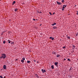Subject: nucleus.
<instances>
[{
    "label": "nucleus",
    "instance_id": "f257e3e1",
    "mask_svg": "<svg viewBox=\"0 0 78 78\" xmlns=\"http://www.w3.org/2000/svg\"><path fill=\"white\" fill-rule=\"evenodd\" d=\"M2 56L3 59H5V58L6 57V55L4 54H2Z\"/></svg>",
    "mask_w": 78,
    "mask_h": 78
},
{
    "label": "nucleus",
    "instance_id": "f03ea898",
    "mask_svg": "<svg viewBox=\"0 0 78 78\" xmlns=\"http://www.w3.org/2000/svg\"><path fill=\"white\" fill-rule=\"evenodd\" d=\"M41 71H42L43 73H44V72H46V71H45V69L43 70V69H42L41 70Z\"/></svg>",
    "mask_w": 78,
    "mask_h": 78
},
{
    "label": "nucleus",
    "instance_id": "7ed1b4c3",
    "mask_svg": "<svg viewBox=\"0 0 78 78\" xmlns=\"http://www.w3.org/2000/svg\"><path fill=\"white\" fill-rule=\"evenodd\" d=\"M57 4H58V5H62V3H61V2H57Z\"/></svg>",
    "mask_w": 78,
    "mask_h": 78
},
{
    "label": "nucleus",
    "instance_id": "20e7f679",
    "mask_svg": "<svg viewBox=\"0 0 78 78\" xmlns=\"http://www.w3.org/2000/svg\"><path fill=\"white\" fill-rule=\"evenodd\" d=\"M3 68L4 69H6V65H5L4 66Z\"/></svg>",
    "mask_w": 78,
    "mask_h": 78
},
{
    "label": "nucleus",
    "instance_id": "39448f33",
    "mask_svg": "<svg viewBox=\"0 0 78 78\" xmlns=\"http://www.w3.org/2000/svg\"><path fill=\"white\" fill-rule=\"evenodd\" d=\"M75 46L74 45H73V50L75 48Z\"/></svg>",
    "mask_w": 78,
    "mask_h": 78
},
{
    "label": "nucleus",
    "instance_id": "423d86ee",
    "mask_svg": "<svg viewBox=\"0 0 78 78\" xmlns=\"http://www.w3.org/2000/svg\"><path fill=\"white\" fill-rule=\"evenodd\" d=\"M51 68L52 69H54V66H53V65H52L51 66Z\"/></svg>",
    "mask_w": 78,
    "mask_h": 78
},
{
    "label": "nucleus",
    "instance_id": "0eeeda50",
    "mask_svg": "<svg viewBox=\"0 0 78 78\" xmlns=\"http://www.w3.org/2000/svg\"><path fill=\"white\" fill-rule=\"evenodd\" d=\"M58 64V62H55V66H57V64Z\"/></svg>",
    "mask_w": 78,
    "mask_h": 78
},
{
    "label": "nucleus",
    "instance_id": "6e6552de",
    "mask_svg": "<svg viewBox=\"0 0 78 78\" xmlns=\"http://www.w3.org/2000/svg\"><path fill=\"white\" fill-rule=\"evenodd\" d=\"M35 76H36V77L37 78H39V76H38V75H37L36 74Z\"/></svg>",
    "mask_w": 78,
    "mask_h": 78
},
{
    "label": "nucleus",
    "instance_id": "1a4fd4ad",
    "mask_svg": "<svg viewBox=\"0 0 78 78\" xmlns=\"http://www.w3.org/2000/svg\"><path fill=\"white\" fill-rule=\"evenodd\" d=\"M72 67H70V69H69V70H72Z\"/></svg>",
    "mask_w": 78,
    "mask_h": 78
},
{
    "label": "nucleus",
    "instance_id": "9d476101",
    "mask_svg": "<svg viewBox=\"0 0 78 78\" xmlns=\"http://www.w3.org/2000/svg\"><path fill=\"white\" fill-rule=\"evenodd\" d=\"M17 10H18V9H16L15 10V11L16 12L17 11Z\"/></svg>",
    "mask_w": 78,
    "mask_h": 78
},
{
    "label": "nucleus",
    "instance_id": "9b49d317",
    "mask_svg": "<svg viewBox=\"0 0 78 78\" xmlns=\"http://www.w3.org/2000/svg\"><path fill=\"white\" fill-rule=\"evenodd\" d=\"M59 56H60V55H57V57H59Z\"/></svg>",
    "mask_w": 78,
    "mask_h": 78
},
{
    "label": "nucleus",
    "instance_id": "f8f14e48",
    "mask_svg": "<svg viewBox=\"0 0 78 78\" xmlns=\"http://www.w3.org/2000/svg\"><path fill=\"white\" fill-rule=\"evenodd\" d=\"M8 42L9 43V44H10L11 43V41H9V40H8Z\"/></svg>",
    "mask_w": 78,
    "mask_h": 78
},
{
    "label": "nucleus",
    "instance_id": "ddd939ff",
    "mask_svg": "<svg viewBox=\"0 0 78 78\" xmlns=\"http://www.w3.org/2000/svg\"><path fill=\"white\" fill-rule=\"evenodd\" d=\"M37 12H38V13H41L42 12H41V11H37Z\"/></svg>",
    "mask_w": 78,
    "mask_h": 78
},
{
    "label": "nucleus",
    "instance_id": "4468645a",
    "mask_svg": "<svg viewBox=\"0 0 78 78\" xmlns=\"http://www.w3.org/2000/svg\"><path fill=\"white\" fill-rule=\"evenodd\" d=\"M53 28L54 29H56V28H57V27H53Z\"/></svg>",
    "mask_w": 78,
    "mask_h": 78
},
{
    "label": "nucleus",
    "instance_id": "2eb2a0df",
    "mask_svg": "<svg viewBox=\"0 0 78 78\" xmlns=\"http://www.w3.org/2000/svg\"><path fill=\"white\" fill-rule=\"evenodd\" d=\"M21 62H23H23H24V61H23V60H21Z\"/></svg>",
    "mask_w": 78,
    "mask_h": 78
},
{
    "label": "nucleus",
    "instance_id": "dca6fc26",
    "mask_svg": "<svg viewBox=\"0 0 78 78\" xmlns=\"http://www.w3.org/2000/svg\"><path fill=\"white\" fill-rule=\"evenodd\" d=\"M27 63H30V61H29L28 60L27 61Z\"/></svg>",
    "mask_w": 78,
    "mask_h": 78
},
{
    "label": "nucleus",
    "instance_id": "f3484780",
    "mask_svg": "<svg viewBox=\"0 0 78 78\" xmlns=\"http://www.w3.org/2000/svg\"><path fill=\"white\" fill-rule=\"evenodd\" d=\"M15 3H16V1H14L13 2V4H15Z\"/></svg>",
    "mask_w": 78,
    "mask_h": 78
},
{
    "label": "nucleus",
    "instance_id": "a211bd4d",
    "mask_svg": "<svg viewBox=\"0 0 78 78\" xmlns=\"http://www.w3.org/2000/svg\"><path fill=\"white\" fill-rule=\"evenodd\" d=\"M62 11H64V8H62Z\"/></svg>",
    "mask_w": 78,
    "mask_h": 78
},
{
    "label": "nucleus",
    "instance_id": "6ab92c4d",
    "mask_svg": "<svg viewBox=\"0 0 78 78\" xmlns=\"http://www.w3.org/2000/svg\"><path fill=\"white\" fill-rule=\"evenodd\" d=\"M66 6H67V5H65V7L63 6V8H66Z\"/></svg>",
    "mask_w": 78,
    "mask_h": 78
},
{
    "label": "nucleus",
    "instance_id": "aec40b11",
    "mask_svg": "<svg viewBox=\"0 0 78 78\" xmlns=\"http://www.w3.org/2000/svg\"><path fill=\"white\" fill-rule=\"evenodd\" d=\"M25 58H23V61H24V60H25Z\"/></svg>",
    "mask_w": 78,
    "mask_h": 78
},
{
    "label": "nucleus",
    "instance_id": "412c9836",
    "mask_svg": "<svg viewBox=\"0 0 78 78\" xmlns=\"http://www.w3.org/2000/svg\"><path fill=\"white\" fill-rule=\"evenodd\" d=\"M62 3H64V0H62Z\"/></svg>",
    "mask_w": 78,
    "mask_h": 78
},
{
    "label": "nucleus",
    "instance_id": "4be33fe9",
    "mask_svg": "<svg viewBox=\"0 0 78 78\" xmlns=\"http://www.w3.org/2000/svg\"><path fill=\"white\" fill-rule=\"evenodd\" d=\"M3 44H5V43H6V41H4L3 42Z\"/></svg>",
    "mask_w": 78,
    "mask_h": 78
},
{
    "label": "nucleus",
    "instance_id": "5701e85b",
    "mask_svg": "<svg viewBox=\"0 0 78 78\" xmlns=\"http://www.w3.org/2000/svg\"><path fill=\"white\" fill-rule=\"evenodd\" d=\"M67 38H68V39H70V37H68Z\"/></svg>",
    "mask_w": 78,
    "mask_h": 78
},
{
    "label": "nucleus",
    "instance_id": "b1692460",
    "mask_svg": "<svg viewBox=\"0 0 78 78\" xmlns=\"http://www.w3.org/2000/svg\"><path fill=\"white\" fill-rule=\"evenodd\" d=\"M2 58H3V57H2V56H1V57H0V59H2Z\"/></svg>",
    "mask_w": 78,
    "mask_h": 78
},
{
    "label": "nucleus",
    "instance_id": "393cba45",
    "mask_svg": "<svg viewBox=\"0 0 78 78\" xmlns=\"http://www.w3.org/2000/svg\"><path fill=\"white\" fill-rule=\"evenodd\" d=\"M51 39H52V40H54V38H53V37Z\"/></svg>",
    "mask_w": 78,
    "mask_h": 78
},
{
    "label": "nucleus",
    "instance_id": "a878e982",
    "mask_svg": "<svg viewBox=\"0 0 78 78\" xmlns=\"http://www.w3.org/2000/svg\"><path fill=\"white\" fill-rule=\"evenodd\" d=\"M0 78H3V77H2V76H0Z\"/></svg>",
    "mask_w": 78,
    "mask_h": 78
},
{
    "label": "nucleus",
    "instance_id": "bb28decb",
    "mask_svg": "<svg viewBox=\"0 0 78 78\" xmlns=\"http://www.w3.org/2000/svg\"><path fill=\"white\" fill-rule=\"evenodd\" d=\"M49 14H50V15H52V14L51 13V12H49Z\"/></svg>",
    "mask_w": 78,
    "mask_h": 78
},
{
    "label": "nucleus",
    "instance_id": "cd10ccee",
    "mask_svg": "<svg viewBox=\"0 0 78 78\" xmlns=\"http://www.w3.org/2000/svg\"><path fill=\"white\" fill-rule=\"evenodd\" d=\"M68 61H70V59H68Z\"/></svg>",
    "mask_w": 78,
    "mask_h": 78
},
{
    "label": "nucleus",
    "instance_id": "c85d7f7f",
    "mask_svg": "<svg viewBox=\"0 0 78 78\" xmlns=\"http://www.w3.org/2000/svg\"><path fill=\"white\" fill-rule=\"evenodd\" d=\"M78 11H77V13H76V14H77V15H78Z\"/></svg>",
    "mask_w": 78,
    "mask_h": 78
},
{
    "label": "nucleus",
    "instance_id": "c756f323",
    "mask_svg": "<svg viewBox=\"0 0 78 78\" xmlns=\"http://www.w3.org/2000/svg\"><path fill=\"white\" fill-rule=\"evenodd\" d=\"M63 48H66V47H63Z\"/></svg>",
    "mask_w": 78,
    "mask_h": 78
},
{
    "label": "nucleus",
    "instance_id": "7c9ffc66",
    "mask_svg": "<svg viewBox=\"0 0 78 78\" xmlns=\"http://www.w3.org/2000/svg\"><path fill=\"white\" fill-rule=\"evenodd\" d=\"M56 23H54V25H56Z\"/></svg>",
    "mask_w": 78,
    "mask_h": 78
},
{
    "label": "nucleus",
    "instance_id": "2f4dec72",
    "mask_svg": "<svg viewBox=\"0 0 78 78\" xmlns=\"http://www.w3.org/2000/svg\"><path fill=\"white\" fill-rule=\"evenodd\" d=\"M55 14V13L54 12V13H53V15H54V14Z\"/></svg>",
    "mask_w": 78,
    "mask_h": 78
},
{
    "label": "nucleus",
    "instance_id": "473e14b6",
    "mask_svg": "<svg viewBox=\"0 0 78 78\" xmlns=\"http://www.w3.org/2000/svg\"><path fill=\"white\" fill-rule=\"evenodd\" d=\"M16 61H17L18 60V59H16Z\"/></svg>",
    "mask_w": 78,
    "mask_h": 78
},
{
    "label": "nucleus",
    "instance_id": "72a5a7b5",
    "mask_svg": "<svg viewBox=\"0 0 78 78\" xmlns=\"http://www.w3.org/2000/svg\"><path fill=\"white\" fill-rule=\"evenodd\" d=\"M33 20H36L35 19H33Z\"/></svg>",
    "mask_w": 78,
    "mask_h": 78
},
{
    "label": "nucleus",
    "instance_id": "f704fd0d",
    "mask_svg": "<svg viewBox=\"0 0 78 78\" xmlns=\"http://www.w3.org/2000/svg\"><path fill=\"white\" fill-rule=\"evenodd\" d=\"M76 36H78V35L77 34H76Z\"/></svg>",
    "mask_w": 78,
    "mask_h": 78
},
{
    "label": "nucleus",
    "instance_id": "c9c22d12",
    "mask_svg": "<svg viewBox=\"0 0 78 78\" xmlns=\"http://www.w3.org/2000/svg\"><path fill=\"white\" fill-rule=\"evenodd\" d=\"M52 37H50V39H52Z\"/></svg>",
    "mask_w": 78,
    "mask_h": 78
},
{
    "label": "nucleus",
    "instance_id": "e433bc0d",
    "mask_svg": "<svg viewBox=\"0 0 78 78\" xmlns=\"http://www.w3.org/2000/svg\"><path fill=\"white\" fill-rule=\"evenodd\" d=\"M52 26H53V25H54V24H52Z\"/></svg>",
    "mask_w": 78,
    "mask_h": 78
},
{
    "label": "nucleus",
    "instance_id": "4c0bfd02",
    "mask_svg": "<svg viewBox=\"0 0 78 78\" xmlns=\"http://www.w3.org/2000/svg\"><path fill=\"white\" fill-rule=\"evenodd\" d=\"M66 58H65V59H64V61H66Z\"/></svg>",
    "mask_w": 78,
    "mask_h": 78
},
{
    "label": "nucleus",
    "instance_id": "58836bf2",
    "mask_svg": "<svg viewBox=\"0 0 78 78\" xmlns=\"http://www.w3.org/2000/svg\"><path fill=\"white\" fill-rule=\"evenodd\" d=\"M34 62H36V60H34Z\"/></svg>",
    "mask_w": 78,
    "mask_h": 78
},
{
    "label": "nucleus",
    "instance_id": "ea45409f",
    "mask_svg": "<svg viewBox=\"0 0 78 78\" xmlns=\"http://www.w3.org/2000/svg\"><path fill=\"white\" fill-rule=\"evenodd\" d=\"M6 78V76H5L3 78Z\"/></svg>",
    "mask_w": 78,
    "mask_h": 78
},
{
    "label": "nucleus",
    "instance_id": "a19ab883",
    "mask_svg": "<svg viewBox=\"0 0 78 78\" xmlns=\"http://www.w3.org/2000/svg\"><path fill=\"white\" fill-rule=\"evenodd\" d=\"M77 35H78V32L77 33Z\"/></svg>",
    "mask_w": 78,
    "mask_h": 78
},
{
    "label": "nucleus",
    "instance_id": "79ce46f5",
    "mask_svg": "<svg viewBox=\"0 0 78 78\" xmlns=\"http://www.w3.org/2000/svg\"><path fill=\"white\" fill-rule=\"evenodd\" d=\"M65 6V5H63V6Z\"/></svg>",
    "mask_w": 78,
    "mask_h": 78
},
{
    "label": "nucleus",
    "instance_id": "37998d69",
    "mask_svg": "<svg viewBox=\"0 0 78 78\" xmlns=\"http://www.w3.org/2000/svg\"><path fill=\"white\" fill-rule=\"evenodd\" d=\"M41 25H42V24H40V26H41Z\"/></svg>",
    "mask_w": 78,
    "mask_h": 78
},
{
    "label": "nucleus",
    "instance_id": "c03bdc74",
    "mask_svg": "<svg viewBox=\"0 0 78 78\" xmlns=\"http://www.w3.org/2000/svg\"><path fill=\"white\" fill-rule=\"evenodd\" d=\"M75 6H76V5H75Z\"/></svg>",
    "mask_w": 78,
    "mask_h": 78
},
{
    "label": "nucleus",
    "instance_id": "a18cd8bd",
    "mask_svg": "<svg viewBox=\"0 0 78 78\" xmlns=\"http://www.w3.org/2000/svg\"><path fill=\"white\" fill-rule=\"evenodd\" d=\"M37 20V19H36V20Z\"/></svg>",
    "mask_w": 78,
    "mask_h": 78
},
{
    "label": "nucleus",
    "instance_id": "49530a36",
    "mask_svg": "<svg viewBox=\"0 0 78 78\" xmlns=\"http://www.w3.org/2000/svg\"><path fill=\"white\" fill-rule=\"evenodd\" d=\"M0 1H1V0H0Z\"/></svg>",
    "mask_w": 78,
    "mask_h": 78
}]
</instances>
